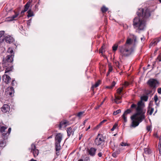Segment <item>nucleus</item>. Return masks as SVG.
<instances>
[{
  "label": "nucleus",
  "instance_id": "1",
  "mask_svg": "<svg viewBox=\"0 0 161 161\" xmlns=\"http://www.w3.org/2000/svg\"><path fill=\"white\" fill-rule=\"evenodd\" d=\"M138 17L133 19V25L136 32L144 30L146 27V19L151 15L148 8H139L137 12Z\"/></svg>",
  "mask_w": 161,
  "mask_h": 161
},
{
  "label": "nucleus",
  "instance_id": "2",
  "mask_svg": "<svg viewBox=\"0 0 161 161\" xmlns=\"http://www.w3.org/2000/svg\"><path fill=\"white\" fill-rule=\"evenodd\" d=\"M130 108L136 109V113L131 117L132 120L131 126L133 127H135L145 119V114L146 110H144L143 107H137L136 105L134 103L131 105Z\"/></svg>",
  "mask_w": 161,
  "mask_h": 161
},
{
  "label": "nucleus",
  "instance_id": "3",
  "mask_svg": "<svg viewBox=\"0 0 161 161\" xmlns=\"http://www.w3.org/2000/svg\"><path fill=\"white\" fill-rule=\"evenodd\" d=\"M132 42L131 39L128 38L125 45L119 46L120 58L121 57L122 58H123L124 57L129 56L133 53L134 51V48L130 45L131 44Z\"/></svg>",
  "mask_w": 161,
  "mask_h": 161
},
{
  "label": "nucleus",
  "instance_id": "4",
  "mask_svg": "<svg viewBox=\"0 0 161 161\" xmlns=\"http://www.w3.org/2000/svg\"><path fill=\"white\" fill-rule=\"evenodd\" d=\"M14 55H9L7 56L4 59L2 62V64L3 67H6L5 73H6L12 71L13 69L12 63L13 61Z\"/></svg>",
  "mask_w": 161,
  "mask_h": 161
},
{
  "label": "nucleus",
  "instance_id": "5",
  "mask_svg": "<svg viewBox=\"0 0 161 161\" xmlns=\"http://www.w3.org/2000/svg\"><path fill=\"white\" fill-rule=\"evenodd\" d=\"M105 140L103 136L101 134H98L94 140V143L97 147H100L102 148L103 147Z\"/></svg>",
  "mask_w": 161,
  "mask_h": 161
},
{
  "label": "nucleus",
  "instance_id": "6",
  "mask_svg": "<svg viewBox=\"0 0 161 161\" xmlns=\"http://www.w3.org/2000/svg\"><path fill=\"white\" fill-rule=\"evenodd\" d=\"M63 137V134L60 133H57L55 135V145L57 151L61 149L60 144L62 140Z\"/></svg>",
  "mask_w": 161,
  "mask_h": 161
},
{
  "label": "nucleus",
  "instance_id": "7",
  "mask_svg": "<svg viewBox=\"0 0 161 161\" xmlns=\"http://www.w3.org/2000/svg\"><path fill=\"white\" fill-rule=\"evenodd\" d=\"M8 127L2 126L0 127V132L2 133V137L3 139H6L7 136L9 135L11 130V128H9L7 132L5 130L7 129Z\"/></svg>",
  "mask_w": 161,
  "mask_h": 161
},
{
  "label": "nucleus",
  "instance_id": "8",
  "mask_svg": "<svg viewBox=\"0 0 161 161\" xmlns=\"http://www.w3.org/2000/svg\"><path fill=\"white\" fill-rule=\"evenodd\" d=\"M147 84L149 86L155 89L156 86L157 84H159L158 81L154 79H151L148 80Z\"/></svg>",
  "mask_w": 161,
  "mask_h": 161
},
{
  "label": "nucleus",
  "instance_id": "9",
  "mask_svg": "<svg viewBox=\"0 0 161 161\" xmlns=\"http://www.w3.org/2000/svg\"><path fill=\"white\" fill-rule=\"evenodd\" d=\"M31 150V152L33 153L34 157L35 158L38 155L39 151L36 148V146L35 144L33 143L31 145V148H29Z\"/></svg>",
  "mask_w": 161,
  "mask_h": 161
},
{
  "label": "nucleus",
  "instance_id": "10",
  "mask_svg": "<svg viewBox=\"0 0 161 161\" xmlns=\"http://www.w3.org/2000/svg\"><path fill=\"white\" fill-rule=\"evenodd\" d=\"M96 151L97 149L93 147H91L90 148H87V149L88 154L92 157L94 156L95 155Z\"/></svg>",
  "mask_w": 161,
  "mask_h": 161
},
{
  "label": "nucleus",
  "instance_id": "11",
  "mask_svg": "<svg viewBox=\"0 0 161 161\" xmlns=\"http://www.w3.org/2000/svg\"><path fill=\"white\" fill-rule=\"evenodd\" d=\"M75 130L74 128L72 129L71 127H69L67 128V132L68 136L69 137L71 135L73 136Z\"/></svg>",
  "mask_w": 161,
  "mask_h": 161
},
{
  "label": "nucleus",
  "instance_id": "12",
  "mask_svg": "<svg viewBox=\"0 0 161 161\" xmlns=\"http://www.w3.org/2000/svg\"><path fill=\"white\" fill-rule=\"evenodd\" d=\"M2 111L3 113L8 112L10 109V107L7 104H5L2 107Z\"/></svg>",
  "mask_w": 161,
  "mask_h": 161
},
{
  "label": "nucleus",
  "instance_id": "13",
  "mask_svg": "<svg viewBox=\"0 0 161 161\" xmlns=\"http://www.w3.org/2000/svg\"><path fill=\"white\" fill-rule=\"evenodd\" d=\"M3 80L6 83L8 84L11 80L10 77L6 75H4L3 76Z\"/></svg>",
  "mask_w": 161,
  "mask_h": 161
},
{
  "label": "nucleus",
  "instance_id": "14",
  "mask_svg": "<svg viewBox=\"0 0 161 161\" xmlns=\"http://www.w3.org/2000/svg\"><path fill=\"white\" fill-rule=\"evenodd\" d=\"M69 122L66 120H63L62 121L60 122L59 124L58 125V127L59 129H61L62 127L64 126L66 127L67 125L66 124L68 125Z\"/></svg>",
  "mask_w": 161,
  "mask_h": 161
},
{
  "label": "nucleus",
  "instance_id": "15",
  "mask_svg": "<svg viewBox=\"0 0 161 161\" xmlns=\"http://www.w3.org/2000/svg\"><path fill=\"white\" fill-rule=\"evenodd\" d=\"M160 38H158L153 40L150 43L149 46L151 47L153 45H155L160 40Z\"/></svg>",
  "mask_w": 161,
  "mask_h": 161
},
{
  "label": "nucleus",
  "instance_id": "16",
  "mask_svg": "<svg viewBox=\"0 0 161 161\" xmlns=\"http://www.w3.org/2000/svg\"><path fill=\"white\" fill-rule=\"evenodd\" d=\"M19 15V14L17 13H15V14L14 15L11 16L7 18V20L8 21H12L14 20H15V19Z\"/></svg>",
  "mask_w": 161,
  "mask_h": 161
},
{
  "label": "nucleus",
  "instance_id": "17",
  "mask_svg": "<svg viewBox=\"0 0 161 161\" xmlns=\"http://www.w3.org/2000/svg\"><path fill=\"white\" fill-rule=\"evenodd\" d=\"M13 38L9 36H6L5 38L6 42L9 43H11L13 41Z\"/></svg>",
  "mask_w": 161,
  "mask_h": 161
},
{
  "label": "nucleus",
  "instance_id": "18",
  "mask_svg": "<svg viewBox=\"0 0 161 161\" xmlns=\"http://www.w3.org/2000/svg\"><path fill=\"white\" fill-rule=\"evenodd\" d=\"M31 3V2L29 1L24 6L25 11H27L29 8L30 6Z\"/></svg>",
  "mask_w": 161,
  "mask_h": 161
},
{
  "label": "nucleus",
  "instance_id": "19",
  "mask_svg": "<svg viewBox=\"0 0 161 161\" xmlns=\"http://www.w3.org/2000/svg\"><path fill=\"white\" fill-rule=\"evenodd\" d=\"M5 139H3L0 140V146L1 147H3L6 145V141Z\"/></svg>",
  "mask_w": 161,
  "mask_h": 161
},
{
  "label": "nucleus",
  "instance_id": "20",
  "mask_svg": "<svg viewBox=\"0 0 161 161\" xmlns=\"http://www.w3.org/2000/svg\"><path fill=\"white\" fill-rule=\"evenodd\" d=\"M154 99L155 101V104L157 106V107H156V108L157 107H158L159 106V102H158V98L157 95H155L154 96Z\"/></svg>",
  "mask_w": 161,
  "mask_h": 161
},
{
  "label": "nucleus",
  "instance_id": "21",
  "mask_svg": "<svg viewBox=\"0 0 161 161\" xmlns=\"http://www.w3.org/2000/svg\"><path fill=\"white\" fill-rule=\"evenodd\" d=\"M4 33V31H0V43H2L3 42V41L4 39L2 38V37Z\"/></svg>",
  "mask_w": 161,
  "mask_h": 161
},
{
  "label": "nucleus",
  "instance_id": "22",
  "mask_svg": "<svg viewBox=\"0 0 161 161\" xmlns=\"http://www.w3.org/2000/svg\"><path fill=\"white\" fill-rule=\"evenodd\" d=\"M27 13H28L27 16L28 17L34 16L33 12L31 9H29Z\"/></svg>",
  "mask_w": 161,
  "mask_h": 161
},
{
  "label": "nucleus",
  "instance_id": "23",
  "mask_svg": "<svg viewBox=\"0 0 161 161\" xmlns=\"http://www.w3.org/2000/svg\"><path fill=\"white\" fill-rule=\"evenodd\" d=\"M148 99V97L147 95H144L141 97V99L142 101H147Z\"/></svg>",
  "mask_w": 161,
  "mask_h": 161
},
{
  "label": "nucleus",
  "instance_id": "24",
  "mask_svg": "<svg viewBox=\"0 0 161 161\" xmlns=\"http://www.w3.org/2000/svg\"><path fill=\"white\" fill-rule=\"evenodd\" d=\"M124 87H122L118 88L117 90V92L119 95H120L123 90Z\"/></svg>",
  "mask_w": 161,
  "mask_h": 161
},
{
  "label": "nucleus",
  "instance_id": "25",
  "mask_svg": "<svg viewBox=\"0 0 161 161\" xmlns=\"http://www.w3.org/2000/svg\"><path fill=\"white\" fill-rule=\"evenodd\" d=\"M144 104V103H143L142 101L141 100L140 101L138 102L137 103V107H143Z\"/></svg>",
  "mask_w": 161,
  "mask_h": 161
},
{
  "label": "nucleus",
  "instance_id": "26",
  "mask_svg": "<svg viewBox=\"0 0 161 161\" xmlns=\"http://www.w3.org/2000/svg\"><path fill=\"white\" fill-rule=\"evenodd\" d=\"M101 10L103 13H104L108 10V8L105 6H103L101 8Z\"/></svg>",
  "mask_w": 161,
  "mask_h": 161
},
{
  "label": "nucleus",
  "instance_id": "27",
  "mask_svg": "<svg viewBox=\"0 0 161 161\" xmlns=\"http://www.w3.org/2000/svg\"><path fill=\"white\" fill-rule=\"evenodd\" d=\"M115 82L114 81H113L111 86H108L106 87V88L110 89H112L113 88V87L115 86Z\"/></svg>",
  "mask_w": 161,
  "mask_h": 161
},
{
  "label": "nucleus",
  "instance_id": "28",
  "mask_svg": "<svg viewBox=\"0 0 161 161\" xmlns=\"http://www.w3.org/2000/svg\"><path fill=\"white\" fill-rule=\"evenodd\" d=\"M154 111V108H149L147 110V113H149L150 115H151L152 114Z\"/></svg>",
  "mask_w": 161,
  "mask_h": 161
},
{
  "label": "nucleus",
  "instance_id": "29",
  "mask_svg": "<svg viewBox=\"0 0 161 161\" xmlns=\"http://www.w3.org/2000/svg\"><path fill=\"white\" fill-rule=\"evenodd\" d=\"M100 80H98V81H97V82H96L95 83V84L92 85V86L91 87V88H93L94 87L96 88V87H98L100 84Z\"/></svg>",
  "mask_w": 161,
  "mask_h": 161
},
{
  "label": "nucleus",
  "instance_id": "30",
  "mask_svg": "<svg viewBox=\"0 0 161 161\" xmlns=\"http://www.w3.org/2000/svg\"><path fill=\"white\" fill-rule=\"evenodd\" d=\"M107 120L106 119H104L97 126V127L99 128L104 123L106 122Z\"/></svg>",
  "mask_w": 161,
  "mask_h": 161
},
{
  "label": "nucleus",
  "instance_id": "31",
  "mask_svg": "<svg viewBox=\"0 0 161 161\" xmlns=\"http://www.w3.org/2000/svg\"><path fill=\"white\" fill-rule=\"evenodd\" d=\"M144 151L145 153L146 154H149L151 153V150L149 148H145L144 149Z\"/></svg>",
  "mask_w": 161,
  "mask_h": 161
},
{
  "label": "nucleus",
  "instance_id": "32",
  "mask_svg": "<svg viewBox=\"0 0 161 161\" xmlns=\"http://www.w3.org/2000/svg\"><path fill=\"white\" fill-rule=\"evenodd\" d=\"M132 111V109H127L126 110L124 114H125L126 115L127 114H129Z\"/></svg>",
  "mask_w": 161,
  "mask_h": 161
},
{
  "label": "nucleus",
  "instance_id": "33",
  "mask_svg": "<svg viewBox=\"0 0 161 161\" xmlns=\"http://www.w3.org/2000/svg\"><path fill=\"white\" fill-rule=\"evenodd\" d=\"M8 53H11V54H13L14 53V51L12 47H9L8 50Z\"/></svg>",
  "mask_w": 161,
  "mask_h": 161
},
{
  "label": "nucleus",
  "instance_id": "34",
  "mask_svg": "<svg viewBox=\"0 0 161 161\" xmlns=\"http://www.w3.org/2000/svg\"><path fill=\"white\" fill-rule=\"evenodd\" d=\"M104 52V45H103V46L99 49V52L100 53H103Z\"/></svg>",
  "mask_w": 161,
  "mask_h": 161
},
{
  "label": "nucleus",
  "instance_id": "35",
  "mask_svg": "<svg viewBox=\"0 0 161 161\" xmlns=\"http://www.w3.org/2000/svg\"><path fill=\"white\" fill-rule=\"evenodd\" d=\"M84 113V112H79L77 114V116L79 117V118H80L83 116V114Z\"/></svg>",
  "mask_w": 161,
  "mask_h": 161
},
{
  "label": "nucleus",
  "instance_id": "36",
  "mask_svg": "<svg viewBox=\"0 0 161 161\" xmlns=\"http://www.w3.org/2000/svg\"><path fill=\"white\" fill-rule=\"evenodd\" d=\"M121 110L120 109L117 110L116 111H114L113 113V114L114 115H117L118 114L121 113Z\"/></svg>",
  "mask_w": 161,
  "mask_h": 161
},
{
  "label": "nucleus",
  "instance_id": "37",
  "mask_svg": "<svg viewBox=\"0 0 161 161\" xmlns=\"http://www.w3.org/2000/svg\"><path fill=\"white\" fill-rule=\"evenodd\" d=\"M126 115L124 114L122 116V118L123 119L124 122H126L127 121V117L126 116Z\"/></svg>",
  "mask_w": 161,
  "mask_h": 161
},
{
  "label": "nucleus",
  "instance_id": "38",
  "mask_svg": "<svg viewBox=\"0 0 161 161\" xmlns=\"http://www.w3.org/2000/svg\"><path fill=\"white\" fill-rule=\"evenodd\" d=\"M118 125V124L117 123H115L113 125L112 128L111 129V131H113L116 128Z\"/></svg>",
  "mask_w": 161,
  "mask_h": 161
},
{
  "label": "nucleus",
  "instance_id": "39",
  "mask_svg": "<svg viewBox=\"0 0 161 161\" xmlns=\"http://www.w3.org/2000/svg\"><path fill=\"white\" fill-rule=\"evenodd\" d=\"M118 47V45H114L112 47L113 50L115 51L117 49Z\"/></svg>",
  "mask_w": 161,
  "mask_h": 161
},
{
  "label": "nucleus",
  "instance_id": "40",
  "mask_svg": "<svg viewBox=\"0 0 161 161\" xmlns=\"http://www.w3.org/2000/svg\"><path fill=\"white\" fill-rule=\"evenodd\" d=\"M129 144H128L126 143H124V142H122L120 143V146H129Z\"/></svg>",
  "mask_w": 161,
  "mask_h": 161
},
{
  "label": "nucleus",
  "instance_id": "41",
  "mask_svg": "<svg viewBox=\"0 0 161 161\" xmlns=\"http://www.w3.org/2000/svg\"><path fill=\"white\" fill-rule=\"evenodd\" d=\"M8 91H9L10 92H12L13 93L14 92V89L12 87H10L9 89L8 90Z\"/></svg>",
  "mask_w": 161,
  "mask_h": 161
},
{
  "label": "nucleus",
  "instance_id": "42",
  "mask_svg": "<svg viewBox=\"0 0 161 161\" xmlns=\"http://www.w3.org/2000/svg\"><path fill=\"white\" fill-rule=\"evenodd\" d=\"M122 98V97L120 96H115V99L117 100H120Z\"/></svg>",
  "mask_w": 161,
  "mask_h": 161
},
{
  "label": "nucleus",
  "instance_id": "43",
  "mask_svg": "<svg viewBox=\"0 0 161 161\" xmlns=\"http://www.w3.org/2000/svg\"><path fill=\"white\" fill-rule=\"evenodd\" d=\"M152 92V91L151 90H147L146 92V94L147 95H149Z\"/></svg>",
  "mask_w": 161,
  "mask_h": 161
},
{
  "label": "nucleus",
  "instance_id": "44",
  "mask_svg": "<svg viewBox=\"0 0 161 161\" xmlns=\"http://www.w3.org/2000/svg\"><path fill=\"white\" fill-rule=\"evenodd\" d=\"M113 70V68L111 66V65H109V69L108 71L109 72H111Z\"/></svg>",
  "mask_w": 161,
  "mask_h": 161
},
{
  "label": "nucleus",
  "instance_id": "45",
  "mask_svg": "<svg viewBox=\"0 0 161 161\" xmlns=\"http://www.w3.org/2000/svg\"><path fill=\"white\" fill-rule=\"evenodd\" d=\"M55 150L56 151V154L57 155H59L60 154V152H59V151L60 150V149L59 150H56V147H55Z\"/></svg>",
  "mask_w": 161,
  "mask_h": 161
},
{
  "label": "nucleus",
  "instance_id": "46",
  "mask_svg": "<svg viewBox=\"0 0 161 161\" xmlns=\"http://www.w3.org/2000/svg\"><path fill=\"white\" fill-rule=\"evenodd\" d=\"M103 102L100 105H98L95 108L96 109H97L101 107V106L103 104Z\"/></svg>",
  "mask_w": 161,
  "mask_h": 161
},
{
  "label": "nucleus",
  "instance_id": "47",
  "mask_svg": "<svg viewBox=\"0 0 161 161\" xmlns=\"http://www.w3.org/2000/svg\"><path fill=\"white\" fill-rule=\"evenodd\" d=\"M158 92L159 94H161V87L159 88L158 89Z\"/></svg>",
  "mask_w": 161,
  "mask_h": 161
},
{
  "label": "nucleus",
  "instance_id": "48",
  "mask_svg": "<svg viewBox=\"0 0 161 161\" xmlns=\"http://www.w3.org/2000/svg\"><path fill=\"white\" fill-rule=\"evenodd\" d=\"M114 102L116 103L117 104H119L120 103H121V102L120 101H118V100H116V99H114Z\"/></svg>",
  "mask_w": 161,
  "mask_h": 161
},
{
  "label": "nucleus",
  "instance_id": "49",
  "mask_svg": "<svg viewBox=\"0 0 161 161\" xmlns=\"http://www.w3.org/2000/svg\"><path fill=\"white\" fill-rule=\"evenodd\" d=\"M116 154H116V153L114 152L112 154V155L113 157L116 158L117 157Z\"/></svg>",
  "mask_w": 161,
  "mask_h": 161
},
{
  "label": "nucleus",
  "instance_id": "50",
  "mask_svg": "<svg viewBox=\"0 0 161 161\" xmlns=\"http://www.w3.org/2000/svg\"><path fill=\"white\" fill-rule=\"evenodd\" d=\"M147 130L149 131L151 130V127L150 126H148L147 127Z\"/></svg>",
  "mask_w": 161,
  "mask_h": 161
},
{
  "label": "nucleus",
  "instance_id": "51",
  "mask_svg": "<svg viewBox=\"0 0 161 161\" xmlns=\"http://www.w3.org/2000/svg\"><path fill=\"white\" fill-rule=\"evenodd\" d=\"M124 85L125 86H127L129 85V83L127 82H125Z\"/></svg>",
  "mask_w": 161,
  "mask_h": 161
},
{
  "label": "nucleus",
  "instance_id": "52",
  "mask_svg": "<svg viewBox=\"0 0 161 161\" xmlns=\"http://www.w3.org/2000/svg\"><path fill=\"white\" fill-rule=\"evenodd\" d=\"M97 155L99 157H101L102 156V153L101 152H99L98 153Z\"/></svg>",
  "mask_w": 161,
  "mask_h": 161
},
{
  "label": "nucleus",
  "instance_id": "53",
  "mask_svg": "<svg viewBox=\"0 0 161 161\" xmlns=\"http://www.w3.org/2000/svg\"><path fill=\"white\" fill-rule=\"evenodd\" d=\"M82 134H79V140H80L81 138L82 137Z\"/></svg>",
  "mask_w": 161,
  "mask_h": 161
},
{
  "label": "nucleus",
  "instance_id": "54",
  "mask_svg": "<svg viewBox=\"0 0 161 161\" xmlns=\"http://www.w3.org/2000/svg\"><path fill=\"white\" fill-rule=\"evenodd\" d=\"M8 94L11 97H12L13 96V94L14 93H12V92H9Z\"/></svg>",
  "mask_w": 161,
  "mask_h": 161
},
{
  "label": "nucleus",
  "instance_id": "55",
  "mask_svg": "<svg viewBox=\"0 0 161 161\" xmlns=\"http://www.w3.org/2000/svg\"><path fill=\"white\" fill-rule=\"evenodd\" d=\"M26 11H25V10H22L21 12V14L23 15L24 14V13L26 12Z\"/></svg>",
  "mask_w": 161,
  "mask_h": 161
},
{
  "label": "nucleus",
  "instance_id": "56",
  "mask_svg": "<svg viewBox=\"0 0 161 161\" xmlns=\"http://www.w3.org/2000/svg\"><path fill=\"white\" fill-rule=\"evenodd\" d=\"M115 153H116V154H118L119 153V150H117V151H116Z\"/></svg>",
  "mask_w": 161,
  "mask_h": 161
},
{
  "label": "nucleus",
  "instance_id": "57",
  "mask_svg": "<svg viewBox=\"0 0 161 161\" xmlns=\"http://www.w3.org/2000/svg\"><path fill=\"white\" fill-rule=\"evenodd\" d=\"M14 82H15L14 80H13L12 82V86H14Z\"/></svg>",
  "mask_w": 161,
  "mask_h": 161
},
{
  "label": "nucleus",
  "instance_id": "58",
  "mask_svg": "<svg viewBox=\"0 0 161 161\" xmlns=\"http://www.w3.org/2000/svg\"><path fill=\"white\" fill-rule=\"evenodd\" d=\"M53 135H52L51 136H49V137H48L47 138V139H48L50 138H51L53 137Z\"/></svg>",
  "mask_w": 161,
  "mask_h": 161
},
{
  "label": "nucleus",
  "instance_id": "59",
  "mask_svg": "<svg viewBox=\"0 0 161 161\" xmlns=\"http://www.w3.org/2000/svg\"><path fill=\"white\" fill-rule=\"evenodd\" d=\"M152 101H150L149 104V106H152Z\"/></svg>",
  "mask_w": 161,
  "mask_h": 161
},
{
  "label": "nucleus",
  "instance_id": "60",
  "mask_svg": "<svg viewBox=\"0 0 161 161\" xmlns=\"http://www.w3.org/2000/svg\"><path fill=\"white\" fill-rule=\"evenodd\" d=\"M29 161H36V160H35L33 158H32L31 160H30Z\"/></svg>",
  "mask_w": 161,
  "mask_h": 161
},
{
  "label": "nucleus",
  "instance_id": "61",
  "mask_svg": "<svg viewBox=\"0 0 161 161\" xmlns=\"http://www.w3.org/2000/svg\"><path fill=\"white\" fill-rule=\"evenodd\" d=\"M86 120H85L84 121V122H83V125H85V124L86 122Z\"/></svg>",
  "mask_w": 161,
  "mask_h": 161
},
{
  "label": "nucleus",
  "instance_id": "62",
  "mask_svg": "<svg viewBox=\"0 0 161 161\" xmlns=\"http://www.w3.org/2000/svg\"><path fill=\"white\" fill-rule=\"evenodd\" d=\"M110 72H109V71H108V73L107 74V76H108L109 75Z\"/></svg>",
  "mask_w": 161,
  "mask_h": 161
},
{
  "label": "nucleus",
  "instance_id": "63",
  "mask_svg": "<svg viewBox=\"0 0 161 161\" xmlns=\"http://www.w3.org/2000/svg\"><path fill=\"white\" fill-rule=\"evenodd\" d=\"M134 38V42H136V37H135Z\"/></svg>",
  "mask_w": 161,
  "mask_h": 161
},
{
  "label": "nucleus",
  "instance_id": "64",
  "mask_svg": "<svg viewBox=\"0 0 161 161\" xmlns=\"http://www.w3.org/2000/svg\"><path fill=\"white\" fill-rule=\"evenodd\" d=\"M78 161H83L82 159H79Z\"/></svg>",
  "mask_w": 161,
  "mask_h": 161
}]
</instances>
